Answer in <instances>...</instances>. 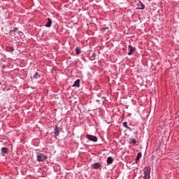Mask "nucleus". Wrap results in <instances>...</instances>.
<instances>
[{
	"mask_svg": "<svg viewBox=\"0 0 179 179\" xmlns=\"http://www.w3.org/2000/svg\"><path fill=\"white\" fill-rule=\"evenodd\" d=\"M150 167L149 166H145L143 169V173H144V176H143V178L145 179H149L150 178Z\"/></svg>",
	"mask_w": 179,
	"mask_h": 179,
	"instance_id": "1",
	"label": "nucleus"
},
{
	"mask_svg": "<svg viewBox=\"0 0 179 179\" xmlns=\"http://www.w3.org/2000/svg\"><path fill=\"white\" fill-rule=\"evenodd\" d=\"M38 162H44L45 160H47V155L38 153L36 156Z\"/></svg>",
	"mask_w": 179,
	"mask_h": 179,
	"instance_id": "2",
	"label": "nucleus"
},
{
	"mask_svg": "<svg viewBox=\"0 0 179 179\" xmlns=\"http://www.w3.org/2000/svg\"><path fill=\"white\" fill-rule=\"evenodd\" d=\"M86 138L87 139H88V141H91L92 142H97V137H96L95 136L87 134Z\"/></svg>",
	"mask_w": 179,
	"mask_h": 179,
	"instance_id": "3",
	"label": "nucleus"
},
{
	"mask_svg": "<svg viewBox=\"0 0 179 179\" xmlns=\"http://www.w3.org/2000/svg\"><path fill=\"white\" fill-rule=\"evenodd\" d=\"M101 167V164H100L99 162L91 164V168L94 170H97V169H100Z\"/></svg>",
	"mask_w": 179,
	"mask_h": 179,
	"instance_id": "4",
	"label": "nucleus"
},
{
	"mask_svg": "<svg viewBox=\"0 0 179 179\" xmlns=\"http://www.w3.org/2000/svg\"><path fill=\"white\" fill-rule=\"evenodd\" d=\"M128 48V55H131L136 49L134 47H132L131 45H129Z\"/></svg>",
	"mask_w": 179,
	"mask_h": 179,
	"instance_id": "5",
	"label": "nucleus"
},
{
	"mask_svg": "<svg viewBox=\"0 0 179 179\" xmlns=\"http://www.w3.org/2000/svg\"><path fill=\"white\" fill-rule=\"evenodd\" d=\"M73 86L75 87H80V80H76Z\"/></svg>",
	"mask_w": 179,
	"mask_h": 179,
	"instance_id": "6",
	"label": "nucleus"
},
{
	"mask_svg": "<svg viewBox=\"0 0 179 179\" xmlns=\"http://www.w3.org/2000/svg\"><path fill=\"white\" fill-rule=\"evenodd\" d=\"M55 136H59V127H57L55 128V132H54Z\"/></svg>",
	"mask_w": 179,
	"mask_h": 179,
	"instance_id": "7",
	"label": "nucleus"
},
{
	"mask_svg": "<svg viewBox=\"0 0 179 179\" xmlns=\"http://www.w3.org/2000/svg\"><path fill=\"white\" fill-rule=\"evenodd\" d=\"M113 162H114V159L113 158V157H108L107 159L108 164H113Z\"/></svg>",
	"mask_w": 179,
	"mask_h": 179,
	"instance_id": "8",
	"label": "nucleus"
},
{
	"mask_svg": "<svg viewBox=\"0 0 179 179\" xmlns=\"http://www.w3.org/2000/svg\"><path fill=\"white\" fill-rule=\"evenodd\" d=\"M138 9H141V10L145 9V5L143 4V3H142V2L140 1V2L138 3Z\"/></svg>",
	"mask_w": 179,
	"mask_h": 179,
	"instance_id": "9",
	"label": "nucleus"
},
{
	"mask_svg": "<svg viewBox=\"0 0 179 179\" xmlns=\"http://www.w3.org/2000/svg\"><path fill=\"white\" fill-rule=\"evenodd\" d=\"M51 24H52V21L50 18H48V22L45 24V27H51Z\"/></svg>",
	"mask_w": 179,
	"mask_h": 179,
	"instance_id": "10",
	"label": "nucleus"
},
{
	"mask_svg": "<svg viewBox=\"0 0 179 179\" xmlns=\"http://www.w3.org/2000/svg\"><path fill=\"white\" fill-rule=\"evenodd\" d=\"M142 157V152H138L136 156V162L138 163L139 162L140 159Z\"/></svg>",
	"mask_w": 179,
	"mask_h": 179,
	"instance_id": "11",
	"label": "nucleus"
},
{
	"mask_svg": "<svg viewBox=\"0 0 179 179\" xmlns=\"http://www.w3.org/2000/svg\"><path fill=\"white\" fill-rule=\"evenodd\" d=\"M1 153H2V155H5L6 153H8V148L3 147L1 148Z\"/></svg>",
	"mask_w": 179,
	"mask_h": 179,
	"instance_id": "12",
	"label": "nucleus"
},
{
	"mask_svg": "<svg viewBox=\"0 0 179 179\" xmlns=\"http://www.w3.org/2000/svg\"><path fill=\"white\" fill-rule=\"evenodd\" d=\"M31 79H40V76L38 75V73H36L33 77H31Z\"/></svg>",
	"mask_w": 179,
	"mask_h": 179,
	"instance_id": "13",
	"label": "nucleus"
},
{
	"mask_svg": "<svg viewBox=\"0 0 179 179\" xmlns=\"http://www.w3.org/2000/svg\"><path fill=\"white\" fill-rule=\"evenodd\" d=\"M80 52H82V51L80 50V48H77L76 49V54L77 55H79V54H80Z\"/></svg>",
	"mask_w": 179,
	"mask_h": 179,
	"instance_id": "14",
	"label": "nucleus"
},
{
	"mask_svg": "<svg viewBox=\"0 0 179 179\" xmlns=\"http://www.w3.org/2000/svg\"><path fill=\"white\" fill-rule=\"evenodd\" d=\"M129 143H133V145H135L136 143V140H135V138L131 139Z\"/></svg>",
	"mask_w": 179,
	"mask_h": 179,
	"instance_id": "15",
	"label": "nucleus"
},
{
	"mask_svg": "<svg viewBox=\"0 0 179 179\" xmlns=\"http://www.w3.org/2000/svg\"><path fill=\"white\" fill-rule=\"evenodd\" d=\"M7 50H8V51H10V52H13V51H14V49H13V48H12V47H8V48H7Z\"/></svg>",
	"mask_w": 179,
	"mask_h": 179,
	"instance_id": "16",
	"label": "nucleus"
},
{
	"mask_svg": "<svg viewBox=\"0 0 179 179\" xmlns=\"http://www.w3.org/2000/svg\"><path fill=\"white\" fill-rule=\"evenodd\" d=\"M123 127L124 128H127L128 127V123L127 122H123Z\"/></svg>",
	"mask_w": 179,
	"mask_h": 179,
	"instance_id": "17",
	"label": "nucleus"
},
{
	"mask_svg": "<svg viewBox=\"0 0 179 179\" xmlns=\"http://www.w3.org/2000/svg\"><path fill=\"white\" fill-rule=\"evenodd\" d=\"M127 129H128V131H132V128H131V127H128L127 128Z\"/></svg>",
	"mask_w": 179,
	"mask_h": 179,
	"instance_id": "18",
	"label": "nucleus"
},
{
	"mask_svg": "<svg viewBox=\"0 0 179 179\" xmlns=\"http://www.w3.org/2000/svg\"><path fill=\"white\" fill-rule=\"evenodd\" d=\"M18 29L17 28H14V29L13 30V31H17Z\"/></svg>",
	"mask_w": 179,
	"mask_h": 179,
	"instance_id": "19",
	"label": "nucleus"
},
{
	"mask_svg": "<svg viewBox=\"0 0 179 179\" xmlns=\"http://www.w3.org/2000/svg\"><path fill=\"white\" fill-rule=\"evenodd\" d=\"M148 1H151V0H148Z\"/></svg>",
	"mask_w": 179,
	"mask_h": 179,
	"instance_id": "20",
	"label": "nucleus"
}]
</instances>
